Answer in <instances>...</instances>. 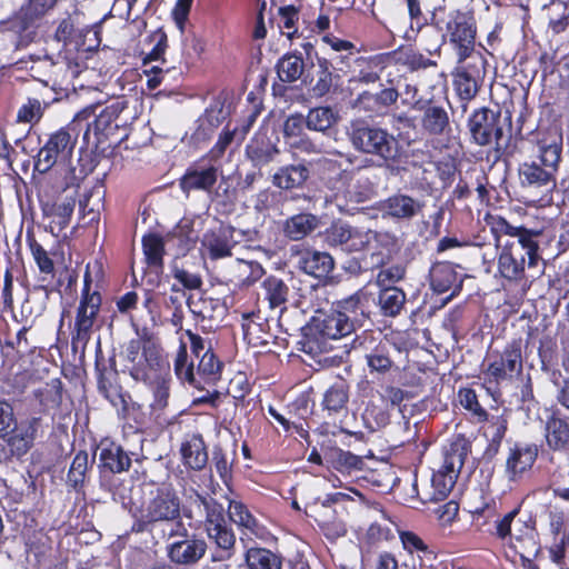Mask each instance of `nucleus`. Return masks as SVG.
I'll return each instance as SVG.
<instances>
[{
	"label": "nucleus",
	"mask_w": 569,
	"mask_h": 569,
	"mask_svg": "<svg viewBox=\"0 0 569 569\" xmlns=\"http://www.w3.org/2000/svg\"><path fill=\"white\" fill-rule=\"evenodd\" d=\"M487 223L495 236L497 248L500 249L498 270L503 278L521 279L526 266L530 269L538 264L539 232L511 226L501 216H488Z\"/></svg>",
	"instance_id": "1"
},
{
	"label": "nucleus",
	"mask_w": 569,
	"mask_h": 569,
	"mask_svg": "<svg viewBox=\"0 0 569 569\" xmlns=\"http://www.w3.org/2000/svg\"><path fill=\"white\" fill-rule=\"evenodd\" d=\"M366 301V295L358 291L339 302L330 312L313 317V336L308 342L310 350L328 351L331 349L330 341L348 337L363 326L367 319Z\"/></svg>",
	"instance_id": "2"
},
{
	"label": "nucleus",
	"mask_w": 569,
	"mask_h": 569,
	"mask_svg": "<svg viewBox=\"0 0 569 569\" xmlns=\"http://www.w3.org/2000/svg\"><path fill=\"white\" fill-rule=\"evenodd\" d=\"M562 151L561 137L541 139L537 143V156L519 167V179L523 187L551 191L556 188L557 172Z\"/></svg>",
	"instance_id": "3"
},
{
	"label": "nucleus",
	"mask_w": 569,
	"mask_h": 569,
	"mask_svg": "<svg viewBox=\"0 0 569 569\" xmlns=\"http://www.w3.org/2000/svg\"><path fill=\"white\" fill-rule=\"evenodd\" d=\"M518 515V509H513L498 520L496 535L522 558H529L538 551L535 528Z\"/></svg>",
	"instance_id": "4"
},
{
	"label": "nucleus",
	"mask_w": 569,
	"mask_h": 569,
	"mask_svg": "<svg viewBox=\"0 0 569 569\" xmlns=\"http://www.w3.org/2000/svg\"><path fill=\"white\" fill-rule=\"evenodd\" d=\"M350 139L358 151L379 157L385 161H393L400 156L399 141L386 129L360 126L352 130Z\"/></svg>",
	"instance_id": "5"
},
{
	"label": "nucleus",
	"mask_w": 569,
	"mask_h": 569,
	"mask_svg": "<svg viewBox=\"0 0 569 569\" xmlns=\"http://www.w3.org/2000/svg\"><path fill=\"white\" fill-rule=\"evenodd\" d=\"M221 369L222 363L208 348L200 357L197 371H194L193 365L188 362L186 345H180L174 360V371L180 380L194 387H200L202 382L214 383L220 379Z\"/></svg>",
	"instance_id": "6"
},
{
	"label": "nucleus",
	"mask_w": 569,
	"mask_h": 569,
	"mask_svg": "<svg viewBox=\"0 0 569 569\" xmlns=\"http://www.w3.org/2000/svg\"><path fill=\"white\" fill-rule=\"evenodd\" d=\"M522 371L521 341L512 340L501 352H491L486 359L485 380L500 383L512 380Z\"/></svg>",
	"instance_id": "7"
},
{
	"label": "nucleus",
	"mask_w": 569,
	"mask_h": 569,
	"mask_svg": "<svg viewBox=\"0 0 569 569\" xmlns=\"http://www.w3.org/2000/svg\"><path fill=\"white\" fill-rule=\"evenodd\" d=\"M467 445L457 440L443 449V461L431 476L438 497L445 500L452 490L467 457Z\"/></svg>",
	"instance_id": "8"
},
{
	"label": "nucleus",
	"mask_w": 569,
	"mask_h": 569,
	"mask_svg": "<svg viewBox=\"0 0 569 569\" xmlns=\"http://www.w3.org/2000/svg\"><path fill=\"white\" fill-rule=\"evenodd\" d=\"M486 74V59L482 53H471L469 57H458L455 72V88L460 99L470 101L479 91Z\"/></svg>",
	"instance_id": "9"
},
{
	"label": "nucleus",
	"mask_w": 569,
	"mask_h": 569,
	"mask_svg": "<svg viewBox=\"0 0 569 569\" xmlns=\"http://www.w3.org/2000/svg\"><path fill=\"white\" fill-rule=\"evenodd\" d=\"M54 3L56 0H29L4 22V28L19 36V46H26L32 39L33 23L52 9Z\"/></svg>",
	"instance_id": "10"
},
{
	"label": "nucleus",
	"mask_w": 569,
	"mask_h": 569,
	"mask_svg": "<svg viewBox=\"0 0 569 569\" xmlns=\"http://www.w3.org/2000/svg\"><path fill=\"white\" fill-rule=\"evenodd\" d=\"M74 144L76 138L67 130L61 129L54 132L39 150L34 161V170L40 173H46L58 161H67L72 154Z\"/></svg>",
	"instance_id": "11"
},
{
	"label": "nucleus",
	"mask_w": 569,
	"mask_h": 569,
	"mask_svg": "<svg viewBox=\"0 0 569 569\" xmlns=\"http://www.w3.org/2000/svg\"><path fill=\"white\" fill-rule=\"evenodd\" d=\"M468 127L472 140L479 146L498 143L502 136L500 114L487 108L475 111Z\"/></svg>",
	"instance_id": "12"
},
{
	"label": "nucleus",
	"mask_w": 569,
	"mask_h": 569,
	"mask_svg": "<svg viewBox=\"0 0 569 569\" xmlns=\"http://www.w3.org/2000/svg\"><path fill=\"white\" fill-rule=\"evenodd\" d=\"M198 498L207 513L206 529L209 538L224 550L232 548L236 538L227 526L223 507L213 499H207L200 496Z\"/></svg>",
	"instance_id": "13"
},
{
	"label": "nucleus",
	"mask_w": 569,
	"mask_h": 569,
	"mask_svg": "<svg viewBox=\"0 0 569 569\" xmlns=\"http://www.w3.org/2000/svg\"><path fill=\"white\" fill-rule=\"evenodd\" d=\"M447 33L457 49L458 57L481 53L475 50L476 28L472 18L466 13L456 12L449 16Z\"/></svg>",
	"instance_id": "14"
},
{
	"label": "nucleus",
	"mask_w": 569,
	"mask_h": 569,
	"mask_svg": "<svg viewBox=\"0 0 569 569\" xmlns=\"http://www.w3.org/2000/svg\"><path fill=\"white\" fill-rule=\"evenodd\" d=\"M180 518V501L169 488L158 489L142 511L146 522L177 521Z\"/></svg>",
	"instance_id": "15"
},
{
	"label": "nucleus",
	"mask_w": 569,
	"mask_h": 569,
	"mask_svg": "<svg viewBox=\"0 0 569 569\" xmlns=\"http://www.w3.org/2000/svg\"><path fill=\"white\" fill-rule=\"evenodd\" d=\"M101 306L98 292H90V284L86 282L79 306L77 308L74 329L76 339L87 343Z\"/></svg>",
	"instance_id": "16"
},
{
	"label": "nucleus",
	"mask_w": 569,
	"mask_h": 569,
	"mask_svg": "<svg viewBox=\"0 0 569 569\" xmlns=\"http://www.w3.org/2000/svg\"><path fill=\"white\" fill-rule=\"evenodd\" d=\"M228 513L230 520L240 530L241 542H251L254 539H264L267 537L266 527L259 523L242 502L230 501Z\"/></svg>",
	"instance_id": "17"
},
{
	"label": "nucleus",
	"mask_w": 569,
	"mask_h": 569,
	"mask_svg": "<svg viewBox=\"0 0 569 569\" xmlns=\"http://www.w3.org/2000/svg\"><path fill=\"white\" fill-rule=\"evenodd\" d=\"M122 110L123 106L121 102H114L104 107L96 114L94 120L88 124L84 138L89 140L90 136L93 134L96 143L100 144L106 139L114 136L120 127L119 118Z\"/></svg>",
	"instance_id": "18"
},
{
	"label": "nucleus",
	"mask_w": 569,
	"mask_h": 569,
	"mask_svg": "<svg viewBox=\"0 0 569 569\" xmlns=\"http://www.w3.org/2000/svg\"><path fill=\"white\" fill-rule=\"evenodd\" d=\"M373 238L371 231H362L351 226L338 222L327 231V240L330 244L342 246L347 251H360Z\"/></svg>",
	"instance_id": "19"
},
{
	"label": "nucleus",
	"mask_w": 569,
	"mask_h": 569,
	"mask_svg": "<svg viewBox=\"0 0 569 569\" xmlns=\"http://www.w3.org/2000/svg\"><path fill=\"white\" fill-rule=\"evenodd\" d=\"M423 203L410 196L397 193L386 199L380 207L382 217L409 220L421 212Z\"/></svg>",
	"instance_id": "20"
},
{
	"label": "nucleus",
	"mask_w": 569,
	"mask_h": 569,
	"mask_svg": "<svg viewBox=\"0 0 569 569\" xmlns=\"http://www.w3.org/2000/svg\"><path fill=\"white\" fill-rule=\"evenodd\" d=\"M40 422V418L31 417L11 428L8 445L14 455H24L32 447Z\"/></svg>",
	"instance_id": "21"
},
{
	"label": "nucleus",
	"mask_w": 569,
	"mask_h": 569,
	"mask_svg": "<svg viewBox=\"0 0 569 569\" xmlns=\"http://www.w3.org/2000/svg\"><path fill=\"white\" fill-rule=\"evenodd\" d=\"M545 439L553 451H569V421L553 412L545 423Z\"/></svg>",
	"instance_id": "22"
},
{
	"label": "nucleus",
	"mask_w": 569,
	"mask_h": 569,
	"mask_svg": "<svg viewBox=\"0 0 569 569\" xmlns=\"http://www.w3.org/2000/svg\"><path fill=\"white\" fill-rule=\"evenodd\" d=\"M217 181V169L210 167H191L187 170L180 181L184 192L193 190H210Z\"/></svg>",
	"instance_id": "23"
},
{
	"label": "nucleus",
	"mask_w": 569,
	"mask_h": 569,
	"mask_svg": "<svg viewBox=\"0 0 569 569\" xmlns=\"http://www.w3.org/2000/svg\"><path fill=\"white\" fill-rule=\"evenodd\" d=\"M299 268L313 277L327 276L333 268V259L327 252L306 250L299 253Z\"/></svg>",
	"instance_id": "24"
},
{
	"label": "nucleus",
	"mask_w": 569,
	"mask_h": 569,
	"mask_svg": "<svg viewBox=\"0 0 569 569\" xmlns=\"http://www.w3.org/2000/svg\"><path fill=\"white\" fill-rule=\"evenodd\" d=\"M309 178V169L302 164H289L279 168L272 176V183L282 190L301 188Z\"/></svg>",
	"instance_id": "25"
},
{
	"label": "nucleus",
	"mask_w": 569,
	"mask_h": 569,
	"mask_svg": "<svg viewBox=\"0 0 569 569\" xmlns=\"http://www.w3.org/2000/svg\"><path fill=\"white\" fill-rule=\"evenodd\" d=\"M206 553L202 540H182L173 542L169 548V557L176 563L190 565L200 560Z\"/></svg>",
	"instance_id": "26"
},
{
	"label": "nucleus",
	"mask_w": 569,
	"mask_h": 569,
	"mask_svg": "<svg viewBox=\"0 0 569 569\" xmlns=\"http://www.w3.org/2000/svg\"><path fill=\"white\" fill-rule=\"evenodd\" d=\"M181 456L186 466L201 470L208 462V453L201 436L192 435L181 445Z\"/></svg>",
	"instance_id": "27"
},
{
	"label": "nucleus",
	"mask_w": 569,
	"mask_h": 569,
	"mask_svg": "<svg viewBox=\"0 0 569 569\" xmlns=\"http://www.w3.org/2000/svg\"><path fill=\"white\" fill-rule=\"evenodd\" d=\"M537 458L536 447H516L510 450L506 462V471L510 479H516L529 470Z\"/></svg>",
	"instance_id": "28"
},
{
	"label": "nucleus",
	"mask_w": 569,
	"mask_h": 569,
	"mask_svg": "<svg viewBox=\"0 0 569 569\" xmlns=\"http://www.w3.org/2000/svg\"><path fill=\"white\" fill-rule=\"evenodd\" d=\"M289 292L287 283L274 276L267 277L261 283V296L268 302L270 309L280 308V310H283Z\"/></svg>",
	"instance_id": "29"
},
{
	"label": "nucleus",
	"mask_w": 569,
	"mask_h": 569,
	"mask_svg": "<svg viewBox=\"0 0 569 569\" xmlns=\"http://www.w3.org/2000/svg\"><path fill=\"white\" fill-rule=\"evenodd\" d=\"M189 310L201 319H216L223 315L224 308L218 299L206 297L201 293H192L187 299Z\"/></svg>",
	"instance_id": "30"
},
{
	"label": "nucleus",
	"mask_w": 569,
	"mask_h": 569,
	"mask_svg": "<svg viewBox=\"0 0 569 569\" xmlns=\"http://www.w3.org/2000/svg\"><path fill=\"white\" fill-rule=\"evenodd\" d=\"M99 458L102 466L114 473L128 470L131 466L130 457L120 446L113 442H106L101 445Z\"/></svg>",
	"instance_id": "31"
},
{
	"label": "nucleus",
	"mask_w": 569,
	"mask_h": 569,
	"mask_svg": "<svg viewBox=\"0 0 569 569\" xmlns=\"http://www.w3.org/2000/svg\"><path fill=\"white\" fill-rule=\"evenodd\" d=\"M319 227V219L311 213H299L284 223V234L295 241L301 240Z\"/></svg>",
	"instance_id": "32"
},
{
	"label": "nucleus",
	"mask_w": 569,
	"mask_h": 569,
	"mask_svg": "<svg viewBox=\"0 0 569 569\" xmlns=\"http://www.w3.org/2000/svg\"><path fill=\"white\" fill-rule=\"evenodd\" d=\"M340 120L339 112L331 107H316L309 110L306 126L309 130L326 133Z\"/></svg>",
	"instance_id": "33"
},
{
	"label": "nucleus",
	"mask_w": 569,
	"mask_h": 569,
	"mask_svg": "<svg viewBox=\"0 0 569 569\" xmlns=\"http://www.w3.org/2000/svg\"><path fill=\"white\" fill-rule=\"evenodd\" d=\"M203 254L211 259H221L231 256V244L222 231L207 232L202 239Z\"/></svg>",
	"instance_id": "34"
},
{
	"label": "nucleus",
	"mask_w": 569,
	"mask_h": 569,
	"mask_svg": "<svg viewBox=\"0 0 569 569\" xmlns=\"http://www.w3.org/2000/svg\"><path fill=\"white\" fill-rule=\"evenodd\" d=\"M246 562L250 569H281L282 567L281 558L264 548H249L246 552Z\"/></svg>",
	"instance_id": "35"
},
{
	"label": "nucleus",
	"mask_w": 569,
	"mask_h": 569,
	"mask_svg": "<svg viewBox=\"0 0 569 569\" xmlns=\"http://www.w3.org/2000/svg\"><path fill=\"white\" fill-rule=\"evenodd\" d=\"M406 302L405 292L396 287H386L379 293V305L383 315L397 316Z\"/></svg>",
	"instance_id": "36"
},
{
	"label": "nucleus",
	"mask_w": 569,
	"mask_h": 569,
	"mask_svg": "<svg viewBox=\"0 0 569 569\" xmlns=\"http://www.w3.org/2000/svg\"><path fill=\"white\" fill-rule=\"evenodd\" d=\"M142 351L143 343L140 340H130L124 348V357L132 365L130 368L131 377L134 380L147 381L150 376L142 368Z\"/></svg>",
	"instance_id": "37"
},
{
	"label": "nucleus",
	"mask_w": 569,
	"mask_h": 569,
	"mask_svg": "<svg viewBox=\"0 0 569 569\" xmlns=\"http://www.w3.org/2000/svg\"><path fill=\"white\" fill-rule=\"evenodd\" d=\"M76 201L72 197L66 198L64 200L54 203L50 211L47 212L50 220V228L53 232L54 230L61 231L64 229L71 219L73 209H74Z\"/></svg>",
	"instance_id": "38"
},
{
	"label": "nucleus",
	"mask_w": 569,
	"mask_h": 569,
	"mask_svg": "<svg viewBox=\"0 0 569 569\" xmlns=\"http://www.w3.org/2000/svg\"><path fill=\"white\" fill-rule=\"evenodd\" d=\"M349 395L348 387L343 382L331 386L323 396V407L329 412L340 413L346 409Z\"/></svg>",
	"instance_id": "39"
},
{
	"label": "nucleus",
	"mask_w": 569,
	"mask_h": 569,
	"mask_svg": "<svg viewBox=\"0 0 569 569\" xmlns=\"http://www.w3.org/2000/svg\"><path fill=\"white\" fill-rule=\"evenodd\" d=\"M422 127L431 134H440L449 124L446 110L441 107L429 106L423 112Z\"/></svg>",
	"instance_id": "40"
},
{
	"label": "nucleus",
	"mask_w": 569,
	"mask_h": 569,
	"mask_svg": "<svg viewBox=\"0 0 569 569\" xmlns=\"http://www.w3.org/2000/svg\"><path fill=\"white\" fill-rule=\"evenodd\" d=\"M303 66L301 57L295 54L284 56L277 64L279 79L284 82L298 80L303 72Z\"/></svg>",
	"instance_id": "41"
},
{
	"label": "nucleus",
	"mask_w": 569,
	"mask_h": 569,
	"mask_svg": "<svg viewBox=\"0 0 569 569\" xmlns=\"http://www.w3.org/2000/svg\"><path fill=\"white\" fill-rule=\"evenodd\" d=\"M142 248L148 264L161 268L164 253L162 238L154 233L147 234L142 238Z\"/></svg>",
	"instance_id": "42"
},
{
	"label": "nucleus",
	"mask_w": 569,
	"mask_h": 569,
	"mask_svg": "<svg viewBox=\"0 0 569 569\" xmlns=\"http://www.w3.org/2000/svg\"><path fill=\"white\" fill-rule=\"evenodd\" d=\"M88 453L86 451H79L78 453H76L67 476L68 485L71 486L73 489H79L80 487H82L86 473L88 471Z\"/></svg>",
	"instance_id": "43"
},
{
	"label": "nucleus",
	"mask_w": 569,
	"mask_h": 569,
	"mask_svg": "<svg viewBox=\"0 0 569 569\" xmlns=\"http://www.w3.org/2000/svg\"><path fill=\"white\" fill-rule=\"evenodd\" d=\"M278 152L277 148L263 141L252 142L247 147V154L256 167H262L273 161Z\"/></svg>",
	"instance_id": "44"
},
{
	"label": "nucleus",
	"mask_w": 569,
	"mask_h": 569,
	"mask_svg": "<svg viewBox=\"0 0 569 569\" xmlns=\"http://www.w3.org/2000/svg\"><path fill=\"white\" fill-rule=\"evenodd\" d=\"M366 360L371 372L381 375L387 373L393 366L386 345H380L367 353Z\"/></svg>",
	"instance_id": "45"
},
{
	"label": "nucleus",
	"mask_w": 569,
	"mask_h": 569,
	"mask_svg": "<svg viewBox=\"0 0 569 569\" xmlns=\"http://www.w3.org/2000/svg\"><path fill=\"white\" fill-rule=\"evenodd\" d=\"M373 194V184L367 177H359L348 186L347 196L352 202H363Z\"/></svg>",
	"instance_id": "46"
},
{
	"label": "nucleus",
	"mask_w": 569,
	"mask_h": 569,
	"mask_svg": "<svg viewBox=\"0 0 569 569\" xmlns=\"http://www.w3.org/2000/svg\"><path fill=\"white\" fill-rule=\"evenodd\" d=\"M146 362L150 369H158L160 372L168 370L169 365L163 359L161 349L152 341L143 343L142 363Z\"/></svg>",
	"instance_id": "47"
},
{
	"label": "nucleus",
	"mask_w": 569,
	"mask_h": 569,
	"mask_svg": "<svg viewBox=\"0 0 569 569\" xmlns=\"http://www.w3.org/2000/svg\"><path fill=\"white\" fill-rule=\"evenodd\" d=\"M483 421H487L483 427L485 437L492 443H500L507 430V419L503 416H491Z\"/></svg>",
	"instance_id": "48"
},
{
	"label": "nucleus",
	"mask_w": 569,
	"mask_h": 569,
	"mask_svg": "<svg viewBox=\"0 0 569 569\" xmlns=\"http://www.w3.org/2000/svg\"><path fill=\"white\" fill-rule=\"evenodd\" d=\"M172 238L178 239L181 252L188 251L196 242L198 236L191 228L189 220H181L172 232Z\"/></svg>",
	"instance_id": "49"
},
{
	"label": "nucleus",
	"mask_w": 569,
	"mask_h": 569,
	"mask_svg": "<svg viewBox=\"0 0 569 569\" xmlns=\"http://www.w3.org/2000/svg\"><path fill=\"white\" fill-rule=\"evenodd\" d=\"M153 402L151 407L154 410H162L169 398V379L164 376L158 377L152 383Z\"/></svg>",
	"instance_id": "50"
},
{
	"label": "nucleus",
	"mask_w": 569,
	"mask_h": 569,
	"mask_svg": "<svg viewBox=\"0 0 569 569\" xmlns=\"http://www.w3.org/2000/svg\"><path fill=\"white\" fill-rule=\"evenodd\" d=\"M318 79L312 88L315 96L322 97L329 92L332 86V74L329 70L328 61L326 59L318 61Z\"/></svg>",
	"instance_id": "51"
},
{
	"label": "nucleus",
	"mask_w": 569,
	"mask_h": 569,
	"mask_svg": "<svg viewBox=\"0 0 569 569\" xmlns=\"http://www.w3.org/2000/svg\"><path fill=\"white\" fill-rule=\"evenodd\" d=\"M459 401L461 406L477 417L479 421L487 419V413L479 405L473 390L461 389L459 391Z\"/></svg>",
	"instance_id": "52"
},
{
	"label": "nucleus",
	"mask_w": 569,
	"mask_h": 569,
	"mask_svg": "<svg viewBox=\"0 0 569 569\" xmlns=\"http://www.w3.org/2000/svg\"><path fill=\"white\" fill-rule=\"evenodd\" d=\"M43 113V107L37 99H30L18 111L17 118L20 122H38Z\"/></svg>",
	"instance_id": "53"
},
{
	"label": "nucleus",
	"mask_w": 569,
	"mask_h": 569,
	"mask_svg": "<svg viewBox=\"0 0 569 569\" xmlns=\"http://www.w3.org/2000/svg\"><path fill=\"white\" fill-rule=\"evenodd\" d=\"M362 460L349 452L339 450L335 453L333 467L340 472H350L353 469H360Z\"/></svg>",
	"instance_id": "54"
},
{
	"label": "nucleus",
	"mask_w": 569,
	"mask_h": 569,
	"mask_svg": "<svg viewBox=\"0 0 569 569\" xmlns=\"http://www.w3.org/2000/svg\"><path fill=\"white\" fill-rule=\"evenodd\" d=\"M412 491L422 503L437 502L442 500L438 497L437 489L433 486V481L431 479L429 481H423L420 485L416 480L412 483Z\"/></svg>",
	"instance_id": "55"
},
{
	"label": "nucleus",
	"mask_w": 569,
	"mask_h": 569,
	"mask_svg": "<svg viewBox=\"0 0 569 569\" xmlns=\"http://www.w3.org/2000/svg\"><path fill=\"white\" fill-rule=\"evenodd\" d=\"M150 40L154 46L144 58V63L162 59V56L168 47L167 34L160 30L153 32L150 36Z\"/></svg>",
	"instance_id": "56"
},
{
	"label": "nucleus",
	"mask_w": 569,
	"mask_h": 569,
	"mask_svg": "<svg viewBox=\"0 0 569 569\" xmlns=\"http://www.w3.org/2000/svg\"><path fill=\"white\" fill-rule=\"evenodd\" d=\"M569 547V537L566 535H562L559 538H556L555 542L549 548V555L556 565L560 566L561 568L566 565V557H567V549Z\"/></svg>",
	"instance_id": "57"
},
{
	"label": "nucleus",
	"mask_w": 569,
	"mask_h": 569,
	"mask_svg": "<svg viewBox=\"0 0 569 569\" xmlns=\"http://www.w3.org/2000/svg\"><path fill=\"white\" fill-rule=\"evenodd\" d=\"M254 120H256V116L251 114L249 117L247 124L241 130L236 128L233 131L223 132L219 137V140L217 142V148L219 149V151L223 152L224 149L230 144V142L233 140L234 137H237L239 140H242Z\"/></svg>",
	"instance_id": "58"
},
{
	"label": "nucleus",
	"mask_w": 569,
	"mask_h": 569,
	"mask_svg": "<svg viewBox=\"0 0 569 569\" xmlns=\"http://www.w3.org/2000/svg\"><path fill=\"white\" fill-rule=\"evenodd\" d=\"M172 272L174 279L187 289L194 290L202 284L201 278L197 273L189 272L178 267H174Z\"/></svg>",
	"instance_id": "59"
},
{
	"label": "nucleus",
	"mask_w": 569,
	"mask_h": 569,
	"mask_svg": "<svg viewBox=\"0 0 569 569\" xmlns=\"http://www.w3.org/2000/svg\"><path fill=\"white\" fill-rule=\"evenodd\" d=\"M320 527L325 536L330 540H336L340 537H343L347 532L346 525L341 520L331 521L328 519H322Z\"/></svg>",
	"instance_id": "60"
},
{
	"label": "nucleus",
	"mask_w": 569,
	"mask_h": 569,
	"mask_svg": "<svg viewBox=\"0 0 569 569\" xmlns=\"http://www.w3.org/2000/svg\"><path fill=\"white\" fill-rule=\"evenodd\" d=\"M31 251L40 271L51 273L53 271V262L47 251L38 243L31 246Z\"/></svg>",
	"instance_id": "61"
},
{
	"label": "nucleus",
	"mask_w": 569,
	"mask_h": 569,
	"mask_svg": "<svg viewBox=\"0 0 569 569\" xmlns=\"http://www.w3.org/2000/svg\"><path fill=\"white\" fill-rule=\"evenodd\" d=\"M405 270L401 267L395 266L381 270L377 276V283L380 287H387L391 282L402 279Z\"/></svg>",
	"instance_id": "62"
},
{
	"label": "nucleus",
	"mask_w": 569,
	"mask_h": 569,
	"mask_svg": "<svg viewBox=\"0 0 569 569\" xmlns=\"http://www.w3.org/2000/svg\"><path fill=\"white\" fill-rule=\"evenodd\" d=\"M14 425L13 409L7 402H0V433L8 435Z\"/></svg>",
	"instance_id": "63"
},
{
	"label": "nucleus",
	"mask_w": 569,
	"mask_h": 569,
	"mask_svg": "<svg viewBox=\"0 0 569 569\" xmlns=\"http://www.w3.org/2000/svg\"><path fill=\"white\" fill-rule=\"evenodd\" d=\"M303 130V118L300 114L289 117L283 124L287 138H298Z\"/></svg>",
	"instance_id": "64"
}]
</instances>
